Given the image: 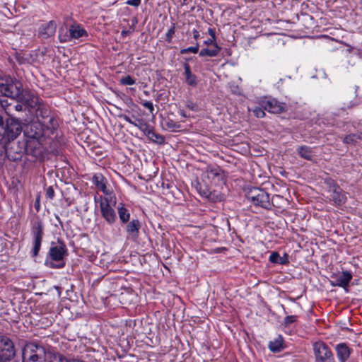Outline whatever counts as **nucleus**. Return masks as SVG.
<instances>
[{
	"label": "nucleus",
	"mask_w": 362,
	"mask_h": 362,
	"mask_svg": "<svg viewBox=\"0 0 362 362\" xmlns=\"http://www.w3.org/2000/svg\"><path fill=\"white\" fill-rule=\"evenodd\" d=\"M22 85L20 82L0 83V93L11 98H19L22 94Z\"/></svg>",
	"instance_id": "12"
},
{
	"label": "nucleus",
	"mask_w": 362,
	"mask_h": 362,
	"mask_svg": "<svg viewBox=\"0 0 362 362\" xmlns=\"http://www.w3.org/2000/svg\"><path fill=\"white\" fill-rule=\"evenodd\" d=\"M352 279V275L349 272H343L337 276L335 279V285L341 287H346L349 285Z\"/></svg>",
	"instance_id": "22"
},
{
	"label": "nucleus",
	"mask_w": 362,
	"mask_h": 362,
	"mask_svg": "<svg viewBox=\"0 0 362 362\" xmlns=\"http://www.w3.org/2000/svg\"><path fill=\"white\" fill-rule=\"evenodd\" d=\"M67 255L68 250L63 241L52 242L45 264L49 268H62L65 265L64 257Z\"/></svg>",
	"instance_id": "1"
},
{
	"label": "nucleus",
	"mask_w": 362,
	"mask_h": 362,
	"mask_svg": "<svg viewBox=\"0 0 362 362\" xmlns=\"http://www.w3.org/2000/svg\"><path fill=\"white\" fill-rule=\"evenodd\" d=\"M247 199L255 205L269 209L272 204L269 201V195L264 190L259 188H253L247 193Z\"/></svg>",
	"instance_id": "5"
},
{
	"label": "nucleus",
	"mask_w": 362,
	"mask_h": 362,
	"mask_svg": "<svg viewBox=\"0 0 362 362\" xmlns=\"http://www.w3.org/2000/svg\"><path fill=\"white\" fill-rule=\"evenodd\" d=\"M199 43H197L195 46L194 47H189L187 48H185V49H182L180 50V53L181 54H187V53H189V52H192V53H197L198 51H199Z\"/></svg>",
	"instance_id": "35"
},
{
	"label": "nucleus",
	"mask_w": 362,
	"mask_h": 362,
	"mask_svg": "<svg viewBox=\"0 0 362 362\" xmlns=\"http://www.w3.org/2000/svg\"><path fill=\"white\" fill-rule=\"evenodd\" d=\"M147 137L151 140L153 142L161 144L164 143V138L159 134L153 132V128L149 132V133L146 135Z\"/></svg>",
	"instance_id": "32"
},
{
	"label": "nucleus",
	"mask_w": 362,
	"mask_h": 362,
	"mask_svg": "<svg viewBox=\"0 0 362 362\" xmlns=\"http://www.w3.org/2000/svg\"><path fill=\"white\" fill-rule=\"evenodd\" d=\"M117 211L119 219L122 223H127L130 218V214L123 204H120L117 207Z\"/></svg>",
	"instance_id": "26"
},
{
	"label": "nucleus",
	"mask_w": 362,
	"mask_h": 362,
	"mask_svg": "<svg viewBox=\"0 0 362 362\" xmlns=\"http://www.w3.org/2000/svg\"><path fill=\"white\" fill-rule=\"evenodd\" d=\"M28 107L35 108L40 104V98L30 90H22V94L19 98Z\"/></svg>",
	"instance_id": "13"
},
{
	"label": "nucleus",
	"mask_w": 362,
	"mask_h": 362,
	"mask_svg": "<svg viewBox=\"0 0 362 362\" xmlns=\"http://www.w3.org/2000/svg\"><path fill=\"white\" fill-rule=\"evenodd\" d=\"M330 197L334 204L338 206L343 204L346 200V197L344 192L338 186L335 185L332 187Z\"/></svg>",
	"instance_id": "18"
},
{
	"label": "nucleus",
	"mask_w": 362,
	"mask_h": 362,
	"mask_svg": "<svg viewBox=\"0 0 362 362\" xmlns=\"http://www.w3.org/2000/svg\"><path fill=\"white\" fill-rule=\"evenodd\" d=\"M180 112V115H181L183 117H186V115H185V113L184 112V111H183V110H181Z\"/></svg>",
	"instance_id": "51"
},
{
	"label": "nucleus",
	"mask_w": 362,
	"mask_h": 362,
	"mask_svg": "<svg viewBox=\"0 0 362 362\" xmlns=\"http://www.w3.org/2000/svg\"><path fill=\"white\" fill-rule=\"evenodd\" d=\"M92 180L98 189L101 190L105 194L110 196L111 193L107 187V181L101 173L95 174Z\"/></svg>",
	"instance_id": "15"
},
{
	"label": "nucleus",
	"mask_w": 362,
	"mask_h": 362,
	"mask_svg": "<svg viewBox=\"0 0 362 362\" xmlns=\"http://www.w3.org/2000/svg\"><path fill=\"white\" fill-rule=\"evenodd\" d=\"M197 189L199 192V194L204 197L208 198L209 199H212V194L210 192L208 187L205 185H202L200 183L197 184Z\"/></svg>",
	"instance_id": "28"
},
{
	"label": "nucleus",
	"mask_w": 362,
	"mask_h": 362,
	"mask_svg": "<svg viewBox=\"0 0 362 362\" xmlns=\"http://www.w3.org/2000/svg\"><path fill=\"white\" fill-rule=\"evenodd\" d=\"M279 255L277 252H273L269 256V261L272 263H277Z\"/></svg>",
	"instance_id": "41"
},
{
	"label": "nucleus",
	"mask_w": 362,
	"mask_h": 362,
	"mask_svg": "<svg viewBox=\"0 0 362 362\" xmlns=\"http://www.w3.org/2000/svg\"><path fill=\"white\" fill-rule=\"evenodd\" d=\"M264 110H264V108L262 107H256L255 108H254L252 110V112L257 117L262 118L265 116Z\"/></svg>",
	"instance_id": "38"
},
{
	"label": "nucleus",
	"mask_w": 362,
	"mask_h": 362,
	"mask_svg": "<svg viewBox=\"0 0 362 362\" xmlns=\"http://www.w3.org/2000/svg\"><path fill=\"white\" fill-rule=\"evenodd\" d=\"M223 172L219 168H211L206 170L207 177L214 180L216 177H222Z\"/></svg>",
	"instance_id": "29"
},
{
	"label": "nucleus",
	"mask_w": 362,
	"mask_h": 362,
	"mask_svg": "<svg viewBox=\"0 0 362 362\" xmlns=\"http://www.w3.org/2000/svg\"><path fill=\"white\" fill-rule=\"evenodd\" d=\"M71 362H83V361H79V360H73Z\"/></svg>",
	"instance_id": "52"
},
{
	"label": "nucleus",
	"mask_w": 362,
	"mask_h": 362,
	"mask_svg": "<svg viewBox=\"0 0 362 362\" xmlns=\"http://www.w3.org/2000/svg\"><path fill=\"white\" fill-rule=\"evenodd\" d=\"M204 44L205 45H206L207 47H209V46H214V45H217V43L216 42V40H214V39H209L207 40H205L204 42Z\"/></svg>",
	"instance_id": "46"
},
{
	"label": "nucleus",
	"mask_w": 362,
	"mask_h": 362,
	"mask_svg": "<svg viewBox=\"0 0 362 362\" xmlns=\"http://www.w3.org/2000/svg\"><path fill=\"white\" fill-rule=\"evenodd\" d=\"M362 139V133L357 134H349L344 139V142L346 144H355L358 140Z\"/></svg>",
	"instance_id": "31"
},
{
	"label": "nucleus",
	"mask_w": 362,
	"mask_h": 362,
	"mask_svg": "<svg viewBox=\"0 0 362 362\" xmlns=\"http://www.w3.org/2000/svg\"><path fill=\"white\" fill-rule=\"evenodd\" d=\"M337 356L339 362H346L350 356L351 349L345 343H340L335 347Z\"/></svg>",
	"instance_id": "16"
},
{
	"label": "nucleus",
	"mask_w": 362,
	"mask_h": 362,
	"mask_svg": "<svg viewBox=\"0 0 362 362\" xmlns=\"http://www.w3.org/2000/svg\"><path fill=\"white\" fill-rule=\"evenodd\" d=\"M313 351L316 362H334L330 349L324 342H315L313 344Z\"/></svg>",
	"instance_id": "7"
},
{
	"label": "nucleus",
	"mask_w": 362,
	"mask_h": 362,
	"mask_svg": "<svg viewBox=\"0 0 362 362\" xmlns=\"http://www.w3.org/2000/svg\"><path fill=\"white\" fill-rule=\"evenodd\" d=\"M49 362H69V361L61 354H53L50 356Z\"/></svg>",
	"instance_id": "34"
},
{
	"label": "nucleus",
	"mask_w": 362,
	"mask_h": 362,
	"mask_svg": "<svg viewBox=\"0 0 362 362\" xmlns=\"http://www.w3.org/2000/svg\"><path fill=\"white\" fill-rule=\"evenodd\" d=\"M23 132L27 138L49 139L40 121L32 122L25 124Z\"/></svg>",
	"instance_id": "6"
},
{
	"label": "nucleus",
	"mask_w": 362,
	"mask_h": 362,
	"mask_svg": "<svg viewBox=\"0 0 362 362\" xmlns=\"http://www.w3.org/2000/svg\"><path fill=\"white\" fill-rule=\"evenodd\" d=\"M71 39H78L83 36H87L86 31L79 24H73L69 28Z\"/></svg>",
	"instance_id": "19"
},
{
	"label": "nucleus",
	"mask_w": 362,
	"mask_h": 362,
	"mask_svg": "<svg viewBox=\"0 0 362 362\" xmlns=\"http://www.w3.org/2000/svg\"><path fill=\"white\" fill-rule=\"evenodd\" d=\"M298 154L303 158L310 160L313 158V149L308 146H301L298 149Z\"/></svg>",
	"instance_id": "27"
},
{
	"label": "nucleus",
	"mask_w": 362,
	"mask_h": 362,
	"mask_svg": "<svg viewBox=\"0 0 362 362\" xmlns=\"http://www.w3.org/2000/svg\"><path fill=\"white\" fill-rule=\"evenodd\" d=\"M220 50L221 47L218 45H214V46H209L202 49L199 51V54L200 57L208 56L210 57H214L218 54Z\"/></svg>",
	"instance_id": "24"
},
{
	"label": "nucleus",
	"mask_w": 362,
	"mask_h": 362,
	"mask_svg": "<svg viewBox=\"0 0 362 362\" xmlns=\"http://www.w3.org/2000/svg\"><path fill=\"white\" fill-rule=\"evenodd\" d=\"M357 88H356L355 93H354V98L353 100H351L349 101L345 102L344 104V105L348 108H352L356 105H358L359 101L357 98Z\"/></svg>",
	"instance_id": "33"
},
{
	"label": "nucleus",
	"mask_w": 362,
	"mask_h": 362,
	"mask_svg": "<svg viewBox=\"0 0 362 362\" xmlns=\"http://www.w3.org/2000/svg\"><path fill=\"white\" fill-rule=\"evenodd\" d=\"M134 126L136 127L141 132H143L146 136L149 133V132L152 129V127L143 119H139L138 122L134 124Z\"/></svg>",
	"instance_id": "30"
},
{
	"label": "nucleus",
	"mask_w": 362,
	"mask_h": 362,
	"mask_svg": "<svg viewBox=\"0 0 362 362\" xmlns=\"http://www.w3.org/2000/svg\"><path fill=\"white\" fill-rule=\"evenodd\" d=\"M41 123L45 129L46 134L50 139L52 136L54 135L59 127L57 118L52 115V116L48 117L47 119H44V122Z\"/></svg>",
	"instance_id": "14"
},
{
	"label": "nucleus",
	"mask_w": 362,
	"mask_h": 362,
	"mask_svg": "<svg viewBox=\"0 0 362 362\" xmlns=\"http://www.w3.org/2000/svg\"><path fill=\"white\" fill-rule=\"evenodd\" d=\"M49 139L27 138L25 143L26 153L37 156L42 152V148L48 143Z\"/></svg>",
	"instance_id": "10"
},
{
	"label": "nucleus",
	"mask_w": 362,
	"mask_h": 362,
	"mask_svg": "<svg viewBox=\"0 0 362 362\" xmlns=\"http://www.w3.org/2000/svg\"><path fill=\"white\" fill-rule=\"evenodd\" d=\"M120 83L123 85H133L135 83V80L129 75H127L120 79Z\"/></svg>",
	"instance_id": "36"
},
{
	"label": "nucleus",
	"mask_w": 362,
	"mask_h": 362,
	"mask_svg": "<svg viewBox=\"0 0 362 362\" xmlns=\"http://www.w3.org/2000/svg\"><path fill=\"white\" fill-rule=\"evenodd\" d=\"M141 105L147 108L150 113L151 114L152 117H155V113H154V107H153V104L152 102L151 101H144V102H141Z\"/></svg>",
	"instance_id": "37"
},
{
	"label": "nucleus",
	"mask_w": 362,
	"mask_h": 362,
	"mask_svg": "<svg viewBox=\"0 0 362 362\" xmlns=\"http://www.w3.org/2000/svg\"><path fill=\"white\" fill-rule=\"evenodd\" d=\"M208 33H209V35L211 36V39L216 40V33H215V30L213 28H209L208 29Z\"/></svg>",
	"instance_id": "47"
},
{
	"label": "nucleus",
	"mask_w": 362,
	"mask_h": 362,
	"mask_svg": "<svg viewBox=\"0 0 362 362\" xmlns=\"http://www.w3.org/2000/svg\"><path fill=\"white\" fill-rule=\"evenodd\" d=\"M175 25H173L169 30L166 33V35H165V40L167 42H171L172 41V39L175 35Z\"/></svg>",
	"instance_id": "39"
},
{
	"label": "nucleus",
	"mask_w": 362,
	"mask_h": 362,
	"mask_svg": "<svg viewBox=\"0 0 362 362\" xmlns=\"http://www.w3.org/2000/svg\"><path fill=\"white\" fill-rule=\"evenodd\" d=\"M23 362H45V354L41 346L33 344L25 345L22 353Z\"/></svg>",
	"instance_id": "4"
},
{
	"label": "nucleus",
	"mask_w": 362,
	"mask_h": 362,
	"mask_svg": "<svg viewBox=\"0 0 362 362\" xmlns=\"http://www.w3.org/2000/svg\"><path fill=\"white\" fill-rule=\"evenodd\" d=\"M23 131L20 122L13 118L4 119L0 116V137L10 141L15 139Z\"/></svg>",
	"instance_id": "2"
},
{
	"label": "nucleus",
	"mask_w": 362,
	"mask_h": 362,
	"mask_svg": "<svg viewBox=\"0 0 362 362\" xmlns=\"http://www.w3.org/2000/svg\"><path fill=\"white\" fill-rule=\"evenodd\" d=\"M192 33H193V37H194V40H197L199 37V33L197 30H194L192 31Z\"/></svg>",
	"instance_id": "48"
},
{
	"label": "nucleus",
	"mask_w": 362,
	"mask_h": 362,
	"mask_svg": "<svg viewBox=\"0 0 362 362\" xmlns=\"http://www.w3.org/2000/svg\"><path fill=\"white\" fill-rule=\"evenodd\" d=\"M99 204L103 218L107 223L110 225L114 224L117 220V215L112 207L116 204L115 198L113 199L112 196H101L99 198Z\"/></svg>",
	"instance_id": "3"
},
{
	"label": "nucleus",
	"mask_w": 362,
	"mask_h": 362,
	"mask_svg": "<svg viewBox=\"0 0 362 362\" xmlns=\"http://www.w3.org/2000/svg\"><path fill=\"white\" fill-rule=\"evenodd\" d=\"M57 25L54 21H49L45 26H42L40 31V35L43 37L52 36L56 31Z\"/></svg>",
	"instance_id": "23"
},
{
	"label": "nucleus",
	"mask_w": 362,
	"mask_h": 362,
	"mask_svg": "<svg viewBox=\"0 0 362 362\" xmlns=\"http://www.w3.org/2000/svg\"><path fill=\"white\" fill-rule=\"evenodd\" d=\"M119 117L120 118H122L124 120H125L126 122H127L128 123L132 124L134 126V124H136V122H134V121H132L127 115H119Z\"/></svg>",
	"instance_id": "45"
},
{
	"label": "nucleus",
	"mask_w": 362,
	"mask_h": 362,
	"mask_svg": "<svg viewBox=\"0 0 362 362\" xmlns=\"http://www.w3.org/2000/svg\"><path fill=\"white\" fill-rule=\"evenodd\" d=\"M296 320H297V317L296 315H288V316H286L284 318V325L286 326H288V325L293 323L294 322H296Z\"/></svg>",
	"instance_id": "40"
},
{
	"label": "nucleus",
	"mask_w": 362,
	"mask_h": 362,
	"mask_svg": "<svg viewBox=\"0 0 362 362\" xmlns=\"http://www.w3.org/2000/svg\"><path fill=\"white\" fill-rule=\"evenodd\" d=\"M49 110L46 107L45 105H42L41 103L37 106V110H36V116H37V121H40V122H43L44 119H47L48 117L52 116Z\"/></svg>",
	"instance_id": "25"
},
{
	"label": "nucleus",
	"mask_w": 362,
	"mask_h": 362,
	"mask_svg": "<svg viewBox=\"0 0 362 362\" xmlns=\"http://www.w3.org/2000/svg\"><path fill=\"white\" fill-rule=\"evenodd\" d=\"M141 224L139 220L133 219L126 226V231L128 234L129 238L132 239H136L139 236V228Z\"/></svg>",
	"instance_id": "17"
},
{
	"label": "nucleus",
	"mask_w": 362,
	"mask_h": 362,
	"mask_svg": "<svg viewBox=\"0 0 362 362\" xmlns=\"http://www.w3.org/2000/svg\"><path fill=\"white\" fill-rule=\"evenodd\" d=\"M261 106L264 110L272 114H280L287 111V105L275 98H264L261 101Z\"/></svg>",
	"instance_id": "11"
},
{
	"label": "nucleus",
	"mask_w": 362,
	"mask_h": 362,
	"mask_svg": "<svg viewBox=\"0 0 362 362\" xmlns=\"http://www.w3.org/2000/svg\"><path fill=\"white\" fill-rule=\"evenodd\" d=\"M278 264H284L286 263V259L285 257H281L279 256V259H278V262H277Z\"/></svg>",
	"instance_id": "49"
},
{
	"label": "nucleus",
	"mask_w": 362,
	"mask_h": 362,
	"mask_svg": "<svg viewBox=\"0 0 362 362\" xmlns=\"http://www.w3.org/2000/svg\"><path fill=\"white\" fill-rule=\"evenodd\" d=\"M268 347L272 352H280L284 349L283 337L279 335L276 338L269 341Z\"/></svg>",
	"instance_id": "21"
},
{
	"label": "nucleus",
	"mask_w": 362,
	"mask_h": 362,
	"mask_svg": "<svg viewBox=\"0 0 362 362\" xmlns=\"http://www.w3.org/2000/svg\"><path fill=\"white\" fill-rule=\"evenodd\" d=\"M184 76L185 77L186 83L191 86H196L197 85V76L191 71L190 66L187 63L184 64Z\"/></svg>",
	"instance_id": "20"
},
{
	"label": "nucleus",
	"mask_w": 362,
	"mask_h": 362,
	"mask_svg": "<svg viewBox=\"0 0 362 362\" xmlns=\"http://www.w3.org/2000/svg\"><path fill=\"white\" fill-rule=\"evenodd\" d=\"M46 196L50 199H52L54 197V189L52 186L49 187L47 189H46Z\"/></svg>",
	"instance_id": "42"
},
{
	"label": "nucleus",
	"mask_w": 362,
	"mask_h": 362,
	"mask_svg": "<svg viewBox=\"0 0 362 362\" xmlns=\"http://www.w3.org/2000/svg\"><path fill=\"white\" fill-rule=\"evenodd\" d=\"M141 0H128L126 4L134 7H138L141 4Z\"/></svg>",
	"instance_id": "44"
},
{
	"label": "nucleus",
	"mask_w": 362,
	"mask_h": 362,
	"mask_svg": "<svg viewBox=\"0 0 362 362\" xmlns=\"http://www.w3.org/2000/svg\"><path fill=\"white\" fill-rule=\"evenodd\" d=\"M31 235L33 244L32 254L33 257H36L40 250L43 235V226L40 221H37L33 224Z\"/></svg>",
	"instance_id": "9"
},
{
	"label": "nucleus",
	"mask_w": 362,
	"mask_h": 362,
	"mask_svg": "<svg viewBox=\"0 0 362 362\" xmlns=\"http://www.w3.org/2000/svg\"><path fill=\"white\" fill-rule=\"evenodd\" d=\"M15 108H16V110L21 111L23 109V106H22V105H16L15 106Z\"/></svg>",
	"instance_id": "50"
},
{
	"label": "nucleus",
	"mask_w": 362,
	"mask_h": 362,
	"mask_svg": "<svg viewBox=\"0 0 362 362\" xmlns=\"http://www.w3.org/2000/svg\"><path fill=\"white\" fill-rule=\"evenodd\" d=\"M186 106L189 110H192L193 111H197V104L193 103V102H192V101H190V100L187 101Z\"/></svg>",
	"instance_id": "43"
},
{
	"label": "nucleus",
	"mask_w": 362,
	"mask_h": 362,
	"mask_svg": "<svg viewBox=\"0 0 362 362\" xmlns=\"http://www.w3.org/2000/svg\"><path fill=\"white\" fill-rule=\"evenodd\" d=\"M15 356L12 341L6 336H0V362H8Z\"/></svg>",
	"instance_id": "8"
}]
</instances>
